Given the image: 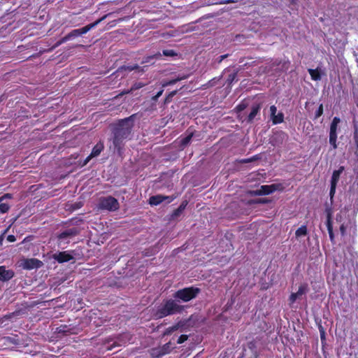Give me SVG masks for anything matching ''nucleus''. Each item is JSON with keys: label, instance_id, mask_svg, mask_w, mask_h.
Segmentation results:
<instances>
[{"label": "nucleus", "instance_id": "f257e3e1", "mask_svg": "<svg viewBox=\"0 0 358 358\" xmlns=\"http://www.w3.org/2000/svg\"><path fill=\"white\" fill-rule=\"evenodd\" d=\"M199 292V288L191 287L178 290L174 294V297L187 302L194 299Z\"/></svg>", "mask_w": 358, "mask_h": 358}, {"label": "nucleus", "instance_id": "37998d69", "mask_svg": "<svg viewBox=\"0 0 358 358\" xmlns=\"http://www.w3.org/2000/svg\"><path fill=\"white\" fill-rule=\"evenodd\" d=\"M66 233H63V234H62V237H64V236H66Z\"/></svg>", "mask_w": 358, "mask_h": 358}, {"label": "nucleus", "instance_id": "393cba45", "mask_svg": "<svg viewBox=\"0 0 358 358\" xmlns=\"http://www.w3.org/2000/svg\"><path fill=\"white\" fill-rule=\"evenodd\" d=\"M322 75H324V73L320 69H315V81L320 80L321 79Z\"/></svg>", "mask_w": 358, "mask_h": 358}, {"label": "nucleus", "instance_id": "c85d7f7f", "mask_svg": "<svg viewBox=\"0 0 358 358\" xmlns=\"http://www.w3.org/2000/svg\"><path fill=\"white\" fill-rule=\"evenodd\" d=\"M163 55L166 57H173L176 55V53L173 50H165L163 51Z\"/></svg>", "mask_w": 358, "mask_h": 358}, {"label": "nucleus", "instance_id": "9b49d317", "mask_svg": "<svg viewBox=\"0 0 358 358\" xmlns=\"http://www.w3.org/2000/svg\"><path fill=\"white\" fill-rule=\"evenodd\" d=\"M164 310L167 312V313H170L171 312H179L180 311V307L175 301L169 300L164 304Z\"/></svg>", "mask_w": 358, "mask_h": 358}, {"label": "nucleus", "instance_id": "39448f33", "mask_svg": "<svg viewBox=\"0 0 358 358\" xmlns=\"http://www.w3.org/2000/svg\"><path fill=\"white\" fill-rule=\"evenodd\" d=\"M18 266L26 270H31L42 266L43 262L35 258H22L17 262Z\"/></svg>", "mask_w": 358, "mask_h": 358}, {"label": "nucleus", "instance_id": "f704fd0d", "mask_svg": "<svg viewBox=\"0 0 358 358\" xmlns=\"http://www.w3.org/2000/svg\"><path fill=\"white\" fill-rule=\"evenodd\" d=\"M7 240L9 241V242H14L15 241V236L13 235H9L8 237H7Z\"/></svg>", "mask_w": 358, "mask_h": 358}, {"label": "nucleus", "instance_id": "b1692460", "mask_svg": "<svg viewBox=\"0 0 358 358\" xmlns=\"http://www.w3.org/2000/svg\"><path fill=\"white\" fill-rule=\"evenodd\" d=\"M80 34L79 29H74L69 34H68L66 36H65L62 39V41L63 42L66 41H67L68 39H69L71 37H75V36H80Z\"/></svg>", "mask_w": 358, "mask_h": 358}, {"label": "nucleus", "instance_id": "5701e85b", "mask_svg": "<svg viewBox=\"0 0 358 358\" xmlns=\"http://www.w3.org/2000/svg\"><path fill=\"white\" fill-rule=\"evenodd\" d=\"M259 110H260V106H254L252 109V111L250 112V113L248 115L249 120H250V121L254 119V117H255V115L259 113Z\"/></svg>", "mask_w": 358, "mask_h": 358}, {"label": "nucleus", "instance_id": "2eb2a0df", "mask_svg": "<svg viewBox=\"0 0 358 358\" xmlns=\"http://www.w3.org/2000/svg\"><path fill=\"white\" fill-rule=\"evenodd\" d=\"M164 200H168V202H170L172 199H170L169 196H164L162 195H157L151 196L149 199V203L152 206H157Z\"/></svg>", "mask_w": 358, "mask_h": 358}, {"label": "nucleus", "instance_id": "0eeeda50", "mask_svg": "<svg viewBox=\"0 0 358 358\" xmlns=\"http://www.w3.org/2000/svg\"><path fill=\"white\" fill-rule=\"evenodd\" d=\"M52 257L59 263L67 262L73 259V256L68 251L55 253Z\"/></svg>", "mask_w": 358, "mask_h": 358}, {"label": "nucleus", "instance_id": "dca6fc26", "mask_svg": "<svg viewBox=\"0 0 358 358\" xmlns=\"http://www.w3.org/2000/svg\"><path fill=\"white\" fill-rule=\"evenodd\" d=\"M343 171L344 166H340L338 169L334 171L331 178V185H337L340 176Z\"/></svg>", "mask_w": 358, "mask_h": 358}, {"label": "nucleus", "instance_id": "a211bd4d", "mask_svg": "<svg viewBox=\"0 0 358 358\" xmlns=\"http://www.w3.org/2000/svg\"><path fill=\"white\" fill-rule=\"evenodd\" d=\"M329 144L333 150L338 148L337 145V132L329 131Z\"/></svg>", "mask_w": 358, "mask_h": 358}, {"label": "nucleus", "instance_id": "f03ea898", "mask_svg": "<svg viewBox=\"0 0 358 358\" xmlns=\"http://www.w3.org/2000/svg\"><path fill=\"white\" fill-rule=\"evenodd\" d=\"M194 325V322L192 321V315L187 320H181L179 321L175 325L170 327L166 329L164 333V336L171 335L176 331H184L190 327H193Z\"/></svg>", "mask_w": 358, "mask_h": 358}, {"label": "nucleus", "instance_id": "4c0bfd02", "mask_svg": "<svg viewBox=\"0 0 358 358\" xmlns=\"http://www.w3.org/2000/svg\"><path fill=\"white\" fill-rule=\"evenodd\" d=\"M128 123H129V121L127 120H124L121 122V125H122V127H124V124H127Z\"/></svg>", "mask_w": 358, "mask_h": 358}, {"label": "nucleus", "instance_id": "6ab92c4d", "mask_svg": "<svg viewBox=\"0 0 358 358\" xmlns=\"http://www.w3.org/2000/svg\"><path fill=\"white\" fill-rule=\"evenodd\" d=\"M103 19V18L100 19L92 24H88L81 29H79L80 35L84 34L87 33V31H89L91 29H92L96 25H97Z\"/></svg>", "mask_w": 358, "mask_h": 358}, {"label": "nucleus", "instance_id": "423d86ee", "mask_svg": "<svg viewBox=\"0 0 358 358\" xmlns=\"http://www.w3.org/2000/svg\"><path fill=\"white\" fill-rule=\"evenodd\" d=\"M307 292V286L301 285L297 292H292L289 298V303H294L296 301L301 300Z\"/></svg>", "mask_w": 358, "mask_h": 358}, {"label": "nucleus", "instance_id": "a878e982", "mask_svg": "<svg viewBox=\"0 0 358 358\" xmlns=\"http://www.w3.org/2000/svg\"><path fill=\"white\" fill-rule=\"evenodd\" d=\"M144 85L142 84V83H136V84H134L131 90L129 91H127V92H122V94H127L129 92H130L131 91H133V90H137V89H140Z\"/></svg>", "mask_w": 358, "mask_h": 358}, {"label": "nucleus", "instance_id": "7ed1b4c3", "mask_svg": "<svg viewBox=\"0 0 358 358\" xmlns=\"http://www.w3.org/2000/svg\"><path fill=\"white\" fill-rule=\"evenodd\" d=\"M284 186L281 183L262 185L258 189L252 192L253 195H268L275 192H282Z\"/></svg>", "mask_w": 358, "mask_h": 358}, {"label": "nucleus", "instance_id": "79ce46f5", "mask_svg": "<svg viewBox=\"0 0 358 358\" xmlns=\"http://www.w3.org/2000/svg\"><path fill=\"white\" fill-rule=\"evenodd\" d=\"M226 57H227L226 55H222V56H221V60H222V59H224Z\"/></svg>", "mask_w": 358, "mask_h": 358}, {"label": "nucleus", "instance_id": "58836bf2", "mask_svg": "<svg viewBox=\"0 0 358 358\" xmlns=\"http://www.w3.org/2000/svg\"><path fill=\"white\" fill-rule=\"evenodd\" d=\"M7 340H8V341H10V343H15V342L14 341H15V339H14V338H13L8 337V338H7Z\"/></svg>", "mask_w": 358, "mask_h": 358}, {"label": "nucleus", "instance_id": "bb28decb", "mask_svg": "<svg viewBox=\"0 0 358 358\" xmlns=\"http://www.w3.org/2000/svg\"><path fill=\"white\" fill-rule=\"evenodd\" d=\"M336 186L337 185H331V186H330L329 196H330V199L331 201H332V199L336 193Z\"/></svg>", "mask_w": 358, "mask_h": 358}, {"label": "nucleus", "instance_id": "2f4dec72", "mask_svg": "<svg viewBox=\"0 0 358 358\" xmlns=\"http://www.w3.org/2000/svg\"><path fill=\"white\" fill-rule=\"evenodd\" d=\"M192 135H189L187 137L184 138L181 141L182 144L183 145H186L190 141Z\"/></svg>", "mask_w": 358, "mask_h": 358}, {"label": "nucleus", "instance_id": "a19ab883", "mask_svg": "<svg viewBox=\"0 0 358 358\" xmlns=\"http://www.w3.org/2000/svg\"><path fill=\"white\" fill-rule=\"evenodd\" d=\"M324 332L323 331V332H322V335H321V338H324Z\"/></svg>", "mask_w": 358, "mask_h": 358}, {"label": "nucleus", "instance_id": "ea45409f", "mask_svg": "<svg viewBox=\"0 0 358 358\" xmlns=\"http://www.w3.org/2000/svg\"><path fill=\"white\" fill-rule=\"evenodd\" d=\"M308 72H309L310 76L312 77V78L313 79V69H309Z\"/></svg>", "mask_w": 358, "mask_h": 358}, {"label": "nucleus", "instance_id": "f8f14e48", "mask_svg": "<svg viewBox=\"0 0 358 358\" xmlns=\"http://www.w3.org/2000/svg\"><path fill=\"white\" fill-rule=\"evenodd\" d=\"M129 131H130L129 126H127L126 127H122V129H118L115 134V136L114 138V144L115 145H117L119 141L120 140V138L122 137H123L124 136H127V134L129 133Z\"/></svg>", "mask_w": 358, "mask_h": 358}, {"label": "nucleus", "instance_id": "ddd939ff", "mask_svg": "<svg viewBox=\"0 0 358 358\" xmlns=\"http://www.w3.org/2000/svg\"><path fill=\"white\" fill-rule=\"evenodd\" d=\"M103 149V145L101 143L96 144L92 149L91 154L85 159V164L88 163L90 160L94 157L98 156Z\"/></svg>", "mask_w": 358, "mask_h": 358}, {"label": "nucleus", "instance_id": "20e7f679", "mask_svg": "<svg viewBox=\"0 0 358 358\" xmlns=\"http://www.w3.org/2000/svg\"><path fill=\"white\" fill-rule=\"evenodd\" d=\"M99 208L113 211L119 208V203L117 199L112 196L103 197L99 199Z\"/></svg>", "mask_w": 358, "mask_h": 358}, {"label": "nucleus", "instance_id": "473e14b6", "mask_svg": "<svg viewBox=\"0 0 358 358\" xmlns=\"http://www.w3.org/2000/svg\"><path fill=\"white\" fill-rule=\"evenodd\" d=\"M358 189V182H355L352 185L350 188V192H351L353 189Z\"/></svg>", "mask_w": 358, "mask_h": 358}, {"label": "nucleus", "instance_id": "72a5a7b5", "mask_svg": "<svg viewBox=\"0 0 358 358\" xmlns=\"http://www.w3.org/2000/svg\"><path fill=\"white\" fill-rule=\"evenodd\" d=\"M345 230H346V227H345V225L343 224L340 226V231L341 232V234L343 236L345 233Z\"/></svg>", "mask_w": 358, "mask_h": 358}, {"label": "nucleus", "instance_id": "c756f323", "mask_svg": "<svg viewBox=\"0 0 358 358\" xmlns=\"http://www.w3.org/2000/svg\"><path fill=\"white\" fill-rule=\"evenodd\" d=\"M322 113H323V106H322V105L321 104V105L319 106L318 109L317 110V111H316V113H315V119H316V118H317V117H320V116L322 115Z\"/></svg>", "mask_w": 358, "mask_h": 358}, {"label": "nucleus", "instance_id": "cd10ccee", "mask_svg": "<svg viewBox=\"0 0 358 358\" xmlns=\"http://www.w3.org/2000/svg\"><path fill=\"white\" fill-rule=\"evenodd\" d=\"M183 78H176V79L171 80H170V81H169V82L164 83L162 84V86H163V87H166V86L169 85H173V84H175L176 83H177L178 81L181 80H182V79H183Z\"/></svg>", "mask_w": 358, "mask_h": 358}, {"label": "nucleus", "instance_id": "9d476101", "mask_svg": "<svg viewBox=\"0 0 358 358\" xmlns=\"http://www.w3.org/2000/svg\"><path fill=\"white\" fill-rule=\"evenodd\" d=\"M12 198L11 194H6L3 196L0 197V213H6L10 208L9 203L6 201L7 199Z\"/></svg>", "mask_w": 358, "mask_h": 358}, {"label": "nucleus", "instance_id": "aec40b11", "mask_svg": "<svg viewBox=\"0 0 358 358\" xmlns=\"http://www.w3.org/2000/svg\"><path fill=\"white\" fill-rule=\"evenodd\" d=\"M341 122V119L338 117H334L330 124L329 131L337 132L338 124Z\"/></svg>", "mask_w": 358, "mask_h": 358}, {"label": "nucleus", "instance_id": "f3484780", "mask_svg": "<svg viewBox=\"0 0 358 358\" xmlns=\"http://www.w3.org/2000/svg\"><path fill=\"white\" fill-rule=\"evenodd\" d=\"M327 227L329 233V236L331 242L334 241V234L333 231V225L330 213L327 214Z\"/></svg>", "mask_w": 358, "mask_h": 358}, {"label": "nucleus", "instance_id": "7c9ffc66", "mask_svg": "<svg viewBox=\"0 0 358 358\" xmlns=\"http://www.w3.org/2000/svg\"><path fill=\"white\" fill-rule=\"evenodd\" d=\"M187 338H188V336L187 335H181L178 338L177 343L178 344H181V343H184L185 341H187Z\"/></svg>", "mask_w": 358, "mask_h": 358}, {"label": "nucleus", "instance_id": "4be33fe9", "mask_svg": "<svg viewBox=\"0 0 358 358\" xmlns=\"http://www.w3.org/2000/svg\"><path fill=\"white\" fill-rule=\"evenodd\" d=\"M307 234V228L306 226H301L296 231V237H301L306 236Z\"/></svg>", "mask_w": 358, "mask_h": 358}, {"label": "nucleus", "instance_id": "c03bdc74", "mask_svg": "<svg viewBox=\"0 0 358 358\" xmlns=\"http://www.w3.org/2000/svg\"><path fill=\"white\" fill-rule=\"evenodd\" d=\"M238 108H239V110H243V109L244 108H243V107H242L241 106H238Z\"/></svg>", "mask_w": 358, "mask_h": 358}, {"label": "nucleus", "instance_id": "412c9836", "mask_svg": "<svg viewBox=\"0 0 358 358\" xmlns=\"http://www.w3.org/2000/svg\"><path fill=\"white\" fill-rule=\"evenodd\" d=\"M353 138L356 145V152L355 154L358 157V124L357 123H354V134Z\"/></svg>", "mask_w": 358, "mask_h": 358}, {"label": "nucleus", "instance_id": "6e6552de", "mask_svg": "<svg viewBox=\"0 0 358 358\" xmlns=\"http://www.w3.org/2000/svg\"><path fill=\"white\" fill-rule=\"evenodd\" d=\"M172 349L173 348L171 347V342H169L160 348L153 349L152 355L155 357L159 358L166 354L169 353Z\"/></svg>", "mask_w": 358, "mask_h": 358}, {"label": "nucleus", "instance_id": "e433bc0d", "mask_svg": "<svg viewBox=\"0 0 358 358\" xmlns=\"http://www.w3.org/2000/svg\"><path fill=\"white\" fill-rule=\"evenodd\" d=\"M215 80H216V78H214V79H213L212 80H210V81L208 83V87L213 86V85H215Z\"/></svg>", "mask_w": 358, "mask_h": 358}, {"label": "nucleus", "instance_id": "4468645a", "mask_svg": "<svg viewBox=\"0 0 358 358\" xmlns=\"http://www.w3.org/2000/svg\"><path fill=\"white\" fill-rule=\"evenodd\" d=\"M14 275L12 270L6 269L5 266H0V280L6 281L11 279Z\"/></svg>", "mask_w": 358, "mask_h": 358}, {"label": "nucleus", "instance_id": "1a4fd4ad", "mask_svg": "<svg viewBox=\"0 0 358 358\" xmlns=\"http://www.w3.org/2000/svg\"><path fill=\"white\" fill-rule=\"evenodd\" d=\"M271 120L274 124H279L283 122L284 116L282 113H277V108L275 106L270 107Z\"/></svg>", "mask_w": 358, "mask_h": 358}, {"label": "nucleus", "instance_id": "c9c22d12", "mask_svg": "<svg viewBox=\"0 0 358 358\" xmlns=\"http://www.w3.org/2000/svg\"><path fill=\"white\" fill-rule=\"evenodd\" d=\"M163 93V90L159 91L154 97V100H157Z\"/></svg>", "mask_w": 358, "mask_h": 358}]
</instances>
